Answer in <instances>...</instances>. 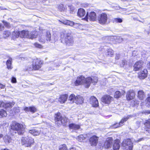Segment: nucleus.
<instances>
[{
	"label": "nucleus",
	"instance_id": "obj_8",
	"mask_svg": "<svg viewBox=\"0 0 150 150\" xmlns=\"http://www.w3.org/2000/svg\"><path fill=\"white\" fill-rule=\"evenodd\" d=\"M22 141L27 146H30L31 144L34 143L33 139L31 137H28L23 138L22 139Z\"/></svg>",
	"mask_w": 150,
	"mask_h": 150
},
{
	"label": "nucleus",
	"instance_id": "obj_25",
	"mask_svg": "<svg viewBox=\"0 0 150 150\" xmlns=\"http://www.w3.org/2000/svg\"><path fill=\"white\" fill-rule=\"evenodd\" d=\"M83 98L82 97L78 96H76L75 103L77 104H81L83 102Z\"/></svg>",
	"mask_w": 150,
	"mask_h": 150
},
{
	"label": "nucleus",
	"instance_id": "obj_30",
	"mask_svg": "<svg viewBox=\"0 0 150 150\" xmlns=\"http://www.w3.org/2000/svg\"><path fill=\"white\" fill-rule=\"evenodd\" d=\"M69 127L70 129L74 130L79 129L80 128V126L79 125L74 124H70L69 125Z\"/></svg>",
	"mask_w": 150,
	"mask_h": 150
},
{
	"label": "nucleus",
	"instance_id": "obj_10",
	"mask_svg": "<svg viewBox=\"0 0 150 150\" xmlns=\"http://www.w3.org/2000/svg\"><path fill=\"white\" fill-rule=\"evenodd\" d=\"M113 98L109 95H105L101 98V101L105 104H109Z\"/></svg>",
	"mask_w": 150,
	"mask_h": 150
},
{
	"label": "nucleus",
	"instance_id": "obj_27",
	"mask_svg": "<svg viewBox=\"0 0 150 150\" xmlns=\"http://www.w3.org/2000/svg\"><path fill=\"white\" fill-rule=\"evenodd\" d=\"M86 14L83 8H80L78 10L77 14L78 16L81 17L83 16Z\"/></svg>",
	"mask_w": 150,
	"mask_h": 150
},
{
	"label": "nucleus",
	"instance_id": "obj_14",
	"mask_svg": "<svg viewBox=\"0 0 150 150\" xmlns=\"http://www.w3.org/2000/svg\"><path fill=\"white\" fill-rule=\"evenodd\" d=\"M129 115H128L123 118L119 123H116L115 124L113 125L112 127L114 128H116L120 126H122L124 122L126 121L129 118Z\"/></svg>",
	"mask_w": 150,
	"mask_h": 150
},
{
	"label": "nucleus",
	"instance_id": "obj_12",
	"mask_svg": "<svg viewBox=\"0 0 150 150\" xmlns=\"http://www.w3.org/2000/svg\"><path fill=\"white\" fill-rule=\"evenodd\" d=\"M90 102L92 106L94 107H97L98 106V100L95 97L91 96L90 99Z\"/></svg>",
	"mask_w": 150,
	"mask_h": 150
},
{
	"label": "nucleus",
	"instance_id": "obj_19",
	"mask_svg": "<svg viewBox=\"0 0 150 150\" xmlns=\"http://www.w3.org/2000/svg\"><path fill=\"white\" fill-rule=\"evenodd\" d=\"M143 63L142 61H138L134 64V70L135 71L140 70L142 67Z\"/></svg>",
	"mask_w": 150,
	"mask_h": 150
},
{
	"label": "nucleus",
	"instance_id": "obj_9",
	"mask_svg": "<svg viewBox=\"0 0 150 150\" xmlns=\"http://www.w3.org/2000/svg\"><path fill=\"white\" fill-rule=\"evenodd\" d=\"M96 19V13L93 11L91 12L89 14L87 12L86 17L85 20L88 21V19L91 21H94Z\"/></svg>",
	"mask_w": 150,
	"mask_h": 150
},
{
	"label": "nucleus",
	"instance_id": "obj_7",
	"mask_svg": "<svg viewBox=\"0 0 150 150\" xmlns=\"http://www.w3.org/2000/svg\"><path fill=\"white\" fill-rule=\"evenodd\" d=\"M123 150H132L133 144L131 140L127 139L124 140L122 143Z\"/></svg>",
	"mask_w": 150,
	"mask_h": 150
},
{
	"label": "nucleus",
	"instance_id": "obj_64",
	"mask_svg": "<svg viewBox=\"0 0 150 150\" xmlns=\"http://www.w3.org/2000/svg\"><path fill=\"white\" fill-rule=\"evenodd\" d=\"M147 103H148V104H149V103H148L147 102V103H146V104H147Z\"/></svg>",
	"mask_w": 150,
	"mask_h": 150
},
{
	"label": "nucleus",
	"instance_id": "obj_11",
	"mask_svg": "<svg viewBox=\"0 0 150 150\" xmlns=\"http://www.w3.org/2000/svg\"><path fill=\"white\" fill-rule=\"evenodd\" d=\"M98 137L95 135H94L90 137L89 141L91 146H96L98 143Z\"/></svg>",
	"mask_w": 150,
	"mask_h": 150
},
{
	"label": "nucleus",
	"instance_id": "obj_18",
	"mask_svg": "<svg viewBox=\"0 0 150 150\" xmlns=\"http://www.w3.org/2000/svg\"><path fill=\"white\" fill-rule=\"evenodd\" d=\"M112 139L111 138H108L104 142L103 146L105 148L108 149L111 147L112 145Z\"/></svg>",
	"mask_w": 150,
	"mask_h": 150
},
{
	"label": "nucleus",
	"instance_id": "obj_28",
	"mask_svg": "<svg viewBox=\"0 0 150 150\" xmlns=\"http://www.w3.org/2000/svg\"><path fill=\"white\" fill-rule=\"evenodd\" d=\"M15 103L14 102H9V103H4L3 107L5 108H11L13 106Z\"/></svg>",
	"mask_w": 150,
	"mask_h": 150
},
{
	"label": "nucleus",
	"instance_id": "obj_29",
	"mask_svg": "<svg viewBox=\"0 0 150 150\" xmlns=\"http://www.w3.org/2000/svg\"><path fill=\"white\" fill-rule=\"evenodd\" d=\"M76 96L74 94H71L69 96V100L70 101V103H73L75 102L76 100Z\"/></svg>",
	"mask_w": 150,
	"mask_h": 150
},
{
	"label": "nucleus",
	"instance_id": "obj_15",
	"mask_svg": "<svg viewBox=\"0 0 150 150\" xmlns=\"http://www.w3.org/2000/svg\"><path fill=\"white\" fill-rule=\"evenodd\" d=\"M37 35V33L36 32H31L29 33V32L28 31L27 34L25 33V35H24V37L32 39L35 38Z\"/></svg>",
	"mask_w": 150,
	"mask_h": 150
},
{
	"label": "nucleus",
	"instance_id": "obj_31",
	"mask_svg": "<svg viewBox=\"0 0 150 150\" xmlns=\"http://www.w3.org/2000/svg\"><path fill=\"white\" fill-rule=\"evenodd\" d=\"M7 115L6 112L3 109L0 110V118L6 117Z\"/></svg>",
	"mask_w": 150,
	"mask_h": 150
},
{
	"label": "nucleus",
	"instance_id": "obj_60",
	"mask_svg": "<svg viewBox=\"0 0 150 150\" xmlns=\"http://www.w3.org/2000/svg\"><path fill=\"white\" fill-rule=\"evenodd\" d=\"M3 135L1 134H0V139L3 137Z\"/></svg>",
	"mask_w": 150,
	"mask_h": 150
},
{
	"label": "nucleus",
	"instance_id": "obj_55",
	"mask_svg": "<svg viewBox=\"0 0 150 150\" xmlns=\"http://www.w3.org/2000/svg\"><path fill=\"white\" fill-rule=\"evenodd\" d=\"M146 100H147V102L149 103V104H150V97H148L147 98Z\"/></svg>",
	"mask_w": 150,
	"mask_h": 150
},
{
	"label": "nucleus",
	"instance_id": "obj_38",
	"mask_svg": "<svg viewBox=\"0 0 150 150\" xmlns=\"http://www.w3.org/2000/svg\"><path fill=\"white\" fill-rule=\"evenodd\" d=\"M37 111L36 108L34 106L30 107V111L32 113L35 112Z\"/></svg>",
	"mask_w": 150,
	"mask_h": 150
},
{
	"label": "nucleus",
	"instance_id": "obj_59",
	"mask_svg": "<svg viewBox=\"0 0 150 150\" xmlns=\"http://www.w3.org/2000/svg\"><path fill=\"white\" fill-rule=\"evenodd\" d=\"M77 24H78V25H73L72 26H74V28H76V27L78 26L79 25V24L78 23H76Z\"/></svg>",
	"mask_w": 150,
	"mask_h": 150
},
{
	"label": "nucleus",
	"instance_id": "obj_50",
	"mask_svg": "<svg viewBox=\"0 0 150 150\" xmlns=\"http://www.w3.org/2000/svg\"><path fill=\"white\" fill-rule=\"evenodd\" d=\"M4 26L2 24H0V31H2L4 30Z\"/></svg>",
	"mask_w": 150,
	"mask_h": 150
},
{
	"label": "nucleus",
	"instance_id": "obj_49",
	"mask_svg": "<svg viewBox=\"0 0 150 150\" xmlns=\"http://www.w3.org/2000/svg\"><path fill=\"white\" fill-rule=\"evenodd\" d=\"M24 110L26 111H30V107H25L24 108Z\"/></svg>",
	"mask_w": 150,
	"mask_h": 150
},
{
	"label": "nucleus",
	"instance_id": "obj_56",
	"mask_svg": "<svg viewBox=\"0 0 150 150\" xmlns=\"http://www.w3.org/2000/svg\"><path fill=\"white\" fill-rule=\"evenodd\" d=\"M146 34L148 35H149L150 34V32L149 31H145V33Z\"/></svg>",
	"mask_w": 150,
	"mask_h": 150
},
{
	"label": "nucleus",
	"instance_id": "obj_22",
	"mask_svg": "<svg viewBox=\"0 0 150 150\" xmlns=\"http://www.w3.org/2000/svg\"><path fill=\"white\" fill-rule=\"evenodd\" d=\"M119 143V140H117L115 141L113 146V148L114 150H118L119 149L120 146Z\"/></svg>",
	"mask_w": 150,
	"mask_h": 150
},
{
	"label": "nucleus",
	"instance_id": "obj_41",
	"mask_svg": "<svg viewBox=\"0 0 150 150\" xmlns=\"http://www.w3.org/2000/svg\"><path fill=\"white\" fill-rule=\"evenodd\" d=\"M13 111L15 113H18L20 112L19 108L18 107H14L13 109Z\"/></svg>",
	"mask_w": 150,
	"mask_h": 150
},
{
	"label": "nucleus",
	"instance_id": "obj_51",
	"mask_svg": "<svg viewBox=\"0 0 150 150\" xmlns=\"http://www.w3.org/2000/svg\"><path fill=\"white\" fill-rule=\"evenodd\" d=\"M5 87V85L0 83V88L4 89Z\"/></svg>",
	"mask_w": 150,
	"mask_h": 150
},
{
	"label": "nucleus",
	"instance_id": "obj_52",
	"mask_svg": "<svg viewBox=\"0 0 150 150\" xmlns=\"http://www.w3.org/2000/svg\"><path fill=\"white\" fill-rule=\"evenodd\" d=\"M4 105V103L2 101H0V107H3Z\"/></svg>",
	"mask_w": 150,
	"mask_h": 150
},
{
	"label": "nucleus",
	"instance_id": "obj_33",
	"mask_svg": "<svg viewBox=\"0 0 150 150\" xmlns=\"http://www.w3.org/2000/svg\"><path fill=\"white\" fill-rule=\"evenodd\" d=\"M86 137V135L84 136L83 135L81 134L78 136L77 137L76 139L78 141L81 142L85 139Z\"/></svg>",
	"mask_w": 150,
	"mask_h": 150
},
{
	"label": "nucleus",
	"instance_id": "obj_17",
	"mask_svg": "<svg viewBox=\"0 0 150 150\" xmlns=\"http://www.w3.org/2000/svg\"><path fill=\"white\" fill-rule=\"evenodd\" d=\"M147 71L144 69L142 71L139 72L138 73V77L140 79H144L147 76Z\"/></svg>",
	"mask_w": 150,
	"mask_h": 150
},
{
	"label": "nucleus",
	"instance_id": "obj_62",
	"mask_svg": "<svg viewBox=\"0 0 150 150\" xmlns=\"http://www.w3.org/2000/svg\"><path fill=\"white\" fill-rule=\"evenodd\" d=\"M71 10H73V8H72V9H71Z\"/></svg>",
	"mask_w": 150,
	"mask_h": 150
},
{
	"label": "nucleus",
	"instance_id": "obj_43",
	"mask_svg": "<svg viewBox=\"0 0 150 150\" xmlns=\"http://www.w3.org/2000/svg\"><path fill=\"white\" fill-rule=\"evenodd\" d=\"M3 23L5 26L7 28H9L10 27L9 23L4 21H2Z\"/></svg>",
	"mask_w": 150,
	"mask_h": 150
},
{
	"label": "nucleus",
	"instance_id": "obj_24",
	"mask_svg": "<svg viewBox=\"0 0 150 150\" xmlns=\"http://www.w3.org/2000/svg\"><path fill=\"white\" fill-rule=\"evenodd\" d=\"M29 132L33 136L38 135L40 133V131L36 129H32L29 130Z\"/></svg>",
	"mask_w": 150,
	"mask_h": 150
},
{
	"label": "nucleus",
	"instance_id": "obj_45",
	"mask_svg": "<svg viewBox=\"0 0 150 150\" xmlns=\"http://www.w3.org/2000/svg\"><path fill=\"white\" fill-rule=\"evenodd\" d=\"M142 119H140L139 120L136 122V124L137 125L138 127H139L140 123L142 122Z\"/></svg>",
	"mask_w": 150,
	"mask_h": 150
},
{
	"label": "nucleus",
	"instance_id": "obj_48",
	"mask_svg": "<svg viewBox=\"0 0 150 150\" xmlns=\"http://www.w3.org/2000/svg\"><path fill=\"white\" fill-rule=\"evenodd\" d=\"M11 82L13 83H16V78L13 77L12 78Z\"/></svg>",
	"mask_w": 150,
	"mask_h": 150
},
{
	"label": "nucleus",
	"instance_id": "obj_4",
	"mask_svg": "<svg viewBox=\"0 0 150 150\" xmlns=\"http://www.w3.org/2000/svg\"><path fill=\"white\" fill-rule=\"evenodd\" d=\"M11 127V129L14 131L15 133H18V134H23L25 132V127L23 125L17 122H13Z\"/></svg>",
	"mask_w": 150,
	"mask_h": 150
},
{
	"label": "nucleus",
	"instance_id": "obj_3",
	"mask_svg": "<svg viewBox=\"0 0 150 150\" xmlns=\"http://www.w3.org/2000/svg\"><path fill=\"white\" fill-rule=\"evenodd\" d=\"M67 119L65 117H62L59 112H58L55 115V124L58 127L62 125L63 126L66 125Z\"/></svg>",
	"mask_w": 150,
	"mask_h": 150
},
{
	"label": "nucleus",
	"instance_id": "obj_57",
	"mask_svg": "<svg viewBox=\"0 0 150 150\" xmlns=\"http://www.w3.org/2000/svg\"><path fill=\"white\" fill-rule=\"evenodd\" d=\"M147 67L148 69H150V62L147 64Z\"/></svg>",
	"mask_w": 150,
	"mask_h": 150
},
{
	"label": "nucleus",
	"instance_id": "obj_61",
	"mask_svg": "<svg viewBox=\"0 0 150 150\" xmlns=\"http://www.w3.org/2000/svg\"><path fill=\"white\" fill-rule=\"evenodd\" d=\"M4 150H10L8 149H4Z\"/></svg>",
	"mask_w": 150,
	"mask_h": 150
},
{
	"label": "nucleus",
	"instance_id": "obj_53",
	"mask_svg": "<svg viewBox=\"0 0 150 150\" xmlns=\"http://www.w3.org/2000/svg\"><path fill=\"white\" fill-rule=\"evenodd\" d=\"M120 58V55L119 54H116L115 59H118Z\"/></svg>",
	"mask_w": 150,
	"mask_h": 150
},
{
	"label": "nucleus",
	"instance_id": "obj_35",
	"mask_svg": "<svg viewBox=\"0 0 150 150\" xmlns=\"http://www.w3.org/2000/svg\"><path fill=\"white\" fill-rule=\"evenodd\" d=\"M113 54V51L111 49H108L107 50L106 54L107 55L110 56L112 57V55Z\"/></svg>",
	"mask_w": 150,
	"mask_h": 150
},
{
	"label": "nucleus",
	"instance_id": "obj_54",
	"mask_svg": "<svg viewBox=\"0 0 150 150\" xmlns=\"http://www.w3.org/2000/svg\"><path fill=\"white\" fill-rule=\"evenodd\" d=\"M63 6V5L62 4L60 5H59L58 8H59V9L61 11H63V8L61 10V7H62Z\"/></svg>",
	"mask_w": 150,
	"mask_h": 150
},
{
	"label": "nucleus",
	"instance_id": "obj_47",
	"mask_svg": "<svg viewBox=\"0 0 150 150\" xmlns=\"http://www.w3.org/2000/svg\"><path fill=\"white\" fill-rule=\"evenodd\" d=\"M115 20L116 22L118 23H121L122 21V19L120 18H116L115 19Z\"/></svg>",
	"mask_w": 150,
	"mask_h": 150
},
{
	"label": "nucleus",
	"instance_id": "obj_46",
	"mask_svg": "<svg viewBox=\"0 0 150 150\" xmlns=\"http://www.w3.org/2000/svg\"><path fill=\"white\" fill-rule=\"evenodd\" d=\"M34 45L37 48H42V45L37 43H35Z\"/></svg>",
	"mask_w": 150,
	"mask_h": 150
},
{
	"label": "nucleus",
	"instance_id": "obj_32",
	"mask_svg": "<svg viewBox=\"0 0 150 150\" xmlns=\"http://www.w3.org/2000/svg\"><path fill=\"white\" fill-rule=\"evenodd\" d=\"M20 35V32L18 31H14L13 33L12 37L14 39L18 37Z\"/></svg>",
	"mask_w": 150,
	"mask_h": 150
},
{
	"label": "nucleus",
	"instance_id": "obj_39",
	"mask_svg": "<svg viewBox=\"0 0 150 150\" xmlns=\"http://www.w3.org/2000/svg\"><path fill=\"white\" fill-rule=\"evenodd\" d=\"M144 125L148 128H150V119L146 121Z\"/></svg>",
	"mask_w": 150,
	"mask_h": 150
},
{
	"label": "nucleus",
	"instance_id": "obj_6",
	"mask_svg": "<svg viewBox=\"0 0 150 150\" xmlns=\"http://www.w3.org/2000/svg\"><path fill=\"white\" fill-rule=\"evenodd\" d=\"M97 20L99 23L102 25L106 24L108 22V15L105 13H102L99 15L98 16Z\"/></svg>",
	"mask_w": 150,
	"mask_h": 150
},
{
	"label": "nucleus",
	"instance_id": "obj_36",
	"mask_svg": "<svg viewBox=\"0 0 150 150\" xmlns=\"http://www.w3.org/2000/svg\"><path fill=\"white\" fill-rule=\"evenodd\" d=\"M121 95V93L119 91H116L114 95L115 97L116 98H120Z\"/></svg>",
	"mask_w": 150,
	"mask_h": 150
},
{
	"label": "nucleus",
	"instance_id": "obj_58",
	"mask_svg": "<svg viewBox=\"0 0 150 150\" xmlns=\"http://www.w3.org/2000/svg\"><path fill=\"white\" fill-rule=\"evenodd\" d=\"M146 112L147 114H150V110H148L146 111Z\"/></svg>",
	"mask_w": 150,
	"mask_h": 150
},
{
	"label": "nucleus",
	"instance_id": "obj_44",
	"mask_svg": "<svg viewBox=\"0 0 150 150\" xmlns=\"http://www.w3.org/2000/svg\"><path fill=\"white\" fill-rule=\"evenodd\" d=\"M127 63V61L125 60L122 61L120 66L121 67H123L124 65H126Z\"/></svg>",
	"mask_w": 150,
	"mask_h": 150
},
{
	"label": "nucleus",
	"instance_id": "obj_2",
	"mask_svg": "<svg viewBox=\"0 0 150 150\" xmlns=\"http://www.w3.org/2000/svg\"><path fill=\"white\" fill-rule=\"evenodd\" d=\"M92 80V79L91 77H88L86 79L84 76H81L77 78L74 83L76 86L84 84L85 87L88 88L90 86Z\"/></svg>",
	"mask_w": 150,
	"mask_h": 150
},
{
	"label": "nucleus",
	"instance_id": "obj_13",
	"mask_svg": "<svg viewBox=\"0 0 150 150\" xmlns=\"http://www.w3.org/2000/svg\"><path fill=\"white\" fill-rule=\"evenodd\" d=\"M135 94L133 90H129L127 93L126 97L127 100L133 99L135 97Z\"/></svg>",
	"mask_w": 150,
	"mask_h": 150
},
{
	"label": "nucleus",
	"instance_id": "obj_40",
	"mask_svg": "<svg viewBox=\"0 0 150 150\" xmlns=\"http://www.w3.org/2000/svg\"><path fill=\"white\" fill-rule=\"evenodd\" d=\"M92 80L91 81V83H97L98 81V79L96 77H93V78H91Z\"/></svg>",
	"mask_w": 150,
	"mask_h": 150
},
{
	"label": "nucleus",
	"instance_id": "obj_63",
	"mask_svg": "<svg viewBox=\"0 0 150 150\" xmlns=\"http://www.w3.org/2000/svg\"><path fill=\"white\" fill-rule=\"evenodd\" d=\"M121 41H122V38H121Z\"/></svg>",
	"mask_w": 150,
	"mask_h": 150
},
{
	"label": "nucleus",
	"instance_id": "obj_37",
	"mask_svg": "<svg viewBox=\"0 0 150 150\" xmlns=\"http://www.w3.org/2000/svg\"><path fill=\"white\" fill-rule=\"evenodd\" d=\"M59 150H68L67 146L65 144L60 146Z\"/></svg>",
	"mask_w": 150,
	"mask_h": 150
},
{
	"label": "nucleus",
	"instance_id": "obj_16",
	"mask_svg": "<svg viewBox=\"0 0 150 150\" xmlns=\"http://www.w3.org/2000/svg\"><path fill=\"white\" fill-rule=\"evenodd\" d=\"M46 39H43L44 37L43 36V38H41L39 39V41L40 42L44 43L46 42V41H50L51 40V35L49 31H47L46 34Z\"/></svg>",
	"mask_w": 150,
	"mask_h": 150
},
{
	"label": "nucleus",
	"instance_id": "obj_20",
	"mask_svg": "<svg viewBox=\"0 0 150 150\" xmlns=\"http://www.w3.org/2000/svg\"><path fill=\"white\" fill-rule=\"evenodd\" d=\"M59 21L64 24L69 25L71 26L73 25H78V24L77 23H75L74 22L66 20L65 21H61L59 20Z\"/></svg>",
	"mask_w": 150,
	"mask_h": 150
},
{
	"label": "nucleus",
	"instance_id": "obj_34",
	"mask_svg": "<svg viewBox=\"0 0 150 150\" xmlns=\"http://www.w3.org/2000/svg\"><path fill=\"white\" fill-rule=\"evenodd\" d=\"M11 34L10 31L8 30L5 31H4L3 34V36L4 38L8 37Z\"/></svg>",
	"mask_w": 150,
	"mask_h": 150
},
{
	"label": "nucleus",
	"instance_id": "obj_42",
	"mask_svg": "<svg viewBox=\"0 0 150 150\" xmlns=\"http://www.w3.org/2000/svg\"><path fill=\"white\" fill-rule=\"evenodd\" d=\"M20 36L21 37H24V35H25V33L26 34H27L28 31H26L25 30H23L22 32H20Z\"/></svg>",
	"mask_w": 150,
	"mask_h": 150
},
{
	"label": "nucleus",
	"instance_id": "obj_1",
	"mask_svg": "<svg viewBox=\"0 0 150 150\" xmlns=\"http://www.w3.org/2000/svg\"><path fill=\"white\" fill-rule=\"evenodd\" d=\"M61 40L63 44L69 46H72L74 43V38L69 33L61 35Z\"/></svg>",
	"mask_w": 150,
	"mask_h": 150
},
{
	"label": "nucleus",
	"instance_id": "obj_5",
	"mask_svg": "<svg viewBox=\"0 0 150 150\" xmlns=\"http://www.w3.org/2000/svg\"><path fill=\"white\" fill-rule=\"evenodd\" d=\"M42 62L39 59H34L33 61L32 66H30L27 68L28 71H30L34 69L35 70H38L41 67Z\"/></svg>",
	"mask_w": 150,
	"mask_h": 150
},
{
	"label": "nucleus",
	"instance_id": "obj_21",
	"mask_svg": "<svg viewBox=\"0 0 150 150\" xmlns=\"http://www.w3.org/2000/svg\"><path fill=\"white\" fill-rule=\"evenodd\" d=\"M68 95L67 94L61 95L59 98V101L61 103H64L66 101Z\"/></svg>",
	"mask_w": 150,
	"mask_h": 150
},
{
	"label": "nucleus",
	"instance_id": "obj_23",
	"mask_svg": "<svg viewBox=\"0 0 150 150\" xmlns=\"http://www.w3.org/2000/svg\"><path fill=\"white\" fill-rule=\"evenodd\" d=\"M138 98L140 100H143L145 98V95L143 91L140 90L138 92Z\"/></svg>",
	"mask_w": 150,
	"mask_h": 150
},
{
	"label": "nucleus",
	"instance_id": "obj_26",
	"mask_svg": "<svg viewBox=\"0 0 150 150\" xmlns=\"http://www.w3.org/2000/svg\"><path fill=\"white\" fill-rule=\"evenodd\" d=\"M12 59L11 58L9 57L7 61L6 62V65L7 67V68L8 69H11L13 67L11 66L12 62Z\"/></svg>",
	"mask_w": 150,
	"mask_h": 150
}]
</instances>
